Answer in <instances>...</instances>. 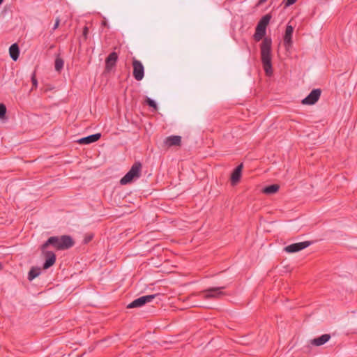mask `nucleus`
<instances>
[{"label": "nucleus", "mask_w": 357, "mask_h": 357, "mask_svg": "<svg viewBox=\"0 0 357 357\" xmlns=\"http://www.w3.org/2000/svg\"><path fill=\"white\" fill-rule=\"evenodd\" d=\"M88 33H89V28L86 26H85L83 28V33H82V36L85 40L87 39Z\"/></svg>", "instance_id": "bb28decb"}, {"label": "nucleus", "mask_w": 357, "mask_h": 357, "mask_svg": "<svg viewBox=\"0 0 357 357\" xmlns=\"http://www.w3.org/2000/svg\"><path fill=\"white\" fill-rule=\"evenodd\" d=\"M93 238V234L91 233L86 234L83 239L84 244H88Z\"/></svg>", "instance_id": "b1692460"}, {"label": "nucleus", "mask_w": 357, "mask_h": 357, "mask_svg": "<svg viewBox=\"0 0 357 357\" xmlns=\"http://www.w3.org/2000/svg\"><path fill=\"white\" fill-rule=\"evenodd\" d=\"M165 143L169 147L173 146H180L181 143V137L178 135L169 136L165 139Z\"/></svg>", "instance_id": "2eb2a0df"}, {"label": "nucleus", "mask_w": 357, "mask_h": 357, "mask_svg": "<svg viewBox=\"0 0 357 357\" xmlns=\"http://www.w3.org/2000/svg\"><path fill=\"white\" fill-rule=\"evenodd\" d=\"M132 75L137 81H141L144 76V68L142 62L133 58L132 60Z\"/></svg>", "instance_id": "423d86ee"}, {"label": "nucleus", "mask_w": 357, "mask_h": 357, "mask_svg": "<svg viewBox=\"0 0 357 357\" xmlns=\"http://www.w3.org/2000/svg\"><path fill=\"white\" fill-rule=\"evenodd\" d=\"M266 28L257 25L254 34V39L256 41H260L265 36Z\"/></svg>", "instance_id": "dca6fc26"}, {"label": "nucleus", "mask_w": 357, "mask_h": 357, "mask_svg": "<svg viewBox=\"0 0 357 357\" xmlns=\"http://www.w3.org/2000/svg\"><path fill=\"white\" fill-rule=\"evenodd\" d=\"M271 19V15L270 14H266L260 19L257 25L266 28L267 25L270 22Z\"/></svg>", "instance_id": "412c9836"}, {"label": "nucleus", "mask_w": 357, "mask_h": 357, "mask_svg": "<svg viewBox=\"0 0 357 357\" xmlns=\"http://www.w3.org/2000/svg\"><path fill=\"white\" fill-rule=\"evenodd\" d=\"M31 82H32V88H31V90H33V89H36L37 88V86H38V81H37V79L36 77V73H33L32 75H31Z\"/></svg>", "instance_id": "393cba45"}, {"label": "nucleus", "mask_w": 357, "mask_h": 357, "mask_svg": "<svg viewBox=\"0 0 357 357\" xmlns=\"http://www.w3.org/2000/svg\"><path fill=\"white\" fill-rule=\"evenodd\" d=\"M294 32V27L291 25L287 24L286 26L284 35V46L287 50L292 46V36Z\"/></svg>", "instance_id": "9d476101"}, {"label": "nucleus", "mask_w": 357, "mask_h": 357, "mask_svg": "<svg viewBox=\"0 0 357 357\" xmlns=\"http://www.w3.org/2000/svg\"><path fill=\"white\" fill-rule=\"evenodd\" d=\"M102 26H107V21H106V20H103V21L102 22Z\"/></svg>", "instance_id": "c756f323"}, {"label": "nucleus", "mask_w": 357, "mask_h": 357, "mask_svg": "<svg viewBox=\"0 0 357 357\" xmlns=\"http://www.w3.org/2000/svg\"><path fill=\"white\" fill-rule=\"evenodd\" d=\"M321 91L319 89H313L304 99L302 100L303 105H314L320 98Z\"/></svg>", "instance_id": "6e6552de"}, {"label": "nucleus", "mask_w": 357, "mask_h": 357, "mask_svg": "<svg viewBox=\"0 0 357 357\" xmlns=\"http://www.w3.org/2000/svg\"><path fill=\"white\" fill-rule=\"evenodd\" d=\"M297 0H284L283 3H284V8L289 7L294 3H295Z\"/></svg>", "instance_id": "a878e982"}, {"label": "nucleus", "mask_w": 357, "mask_h": 357, "mask_svg": "<svg viewBox=\"0 0 357 357\" xmlns=\"http://www.w3.org/2000/svg\"><path fill=\"white\" fill-rule=\"evenodd\" d=\"M272 40L269 37H265L260 45L261 60L266 75L270 77L273 75L272 55H271Z\"/></svg>", "instance_id": "f257e3e1"}, {"label": "nucleus", "mask_w": 357, "mask_h": 357, "mask_svg": "<svg viewBox=\"0 0 357 357\" xmlns=\"http://www.w3.org/2000/svg\"><path fill=\"white\" fill-rule=\"evenodd\" d=\"M75 245V241L69 235H62L61 236H50L40 246V250L47 249L52 247L56 250H66L72 248Z\"/></svg>", "instance_id": "f03ea898"}, {"label": "nucleus", "mask_w": 357, "mask_h": 357, "mask_svg": "<svg viewBox=\"0 0 357 357\" xmlns=\"http://www.w3.org/2000/svg\"><path fill=\"white\" fill-rule=\"evenodd\" d=\"M157 296V294L142 296L129 303L127 308L141 307L146 303L151 302Z\"/></svg>", "instance_id": "39448f33"}, {"label": "nucleus", "mask_w": 357, "mask_h": 357, "mask_svg": "<svg viewBox=\"0 0 357 357\" xmlns=\"http://www.w3.org/2000/svg\"><path fill=\"white\" fill-rule=\"evenodd\" d=\"M243 164H239L231 172L230 181L232 185H236L241 180Z\"/></svg>", "instance_id": "f8f14e48"}, {"label": "nucleus", "mask_w": 357, "mask_h": 357, "mask_svg": "<svg viewBox=\"0 0 357 357\" xmlns=\"http://www.w3.org/2000/svg\"><path fill=\"white\" fill-rule=\"evenodd\" d=\"M312 244V241H309L300 243H295L284 247V250L288 253H294L307 248Z\"/></svg>", "instance_id": "0eeeda50"}, {"label": "nucleus", "mask_w": 357, "mask_h": 357, "mask_svg": "<svg viewBox=\"0 0 357 357\" xmlns=\"http://www.w3.org/2000/svg\"><path fill=\"white\" fill-rule=\"evenodd\" d=\"M6 107L3 103H0V119H3L6 117Z\"/></svg>", "instance_id": "5701e85b"}, {"label": "nucleus", "mask_w": 357, "mask_h": 357, "mask_svg": "<svg viewBox=\"0 0 357 357\" xmlns=\"http://www.w3.org/2000/svg\"><path fill=\"white\" fill-rule=\"evenodd\" d=\"M3 2V0H0V5H1Z\"/></svg>", "instance_id": "7c9ffc66"}, {"label": "nucleus", "mask_w": 357, "mask_h": 357, "mask_svg": "<svg viewBox=\"0 0 357 357\" xmlns=\"http://www.w3.org/2000/svg\"><path fill=\"white\" fill-rule=\"evenodd\" d=\"M118 60V54L115 52H111L105 59V71L109 73L116 66Z\"/></svg>", "instance_id": "9b49d317"}, {"label": "nucleus", "mask_w": 357, "mask_h": 357, "mask_svg": "<svg viewBox=\"0 0 357 357\" xmlns=\"http://www.w3.org/2000/svg\"><path fill=\"white\" fill-rule=\"evenodd\" d=\"M59 23H60V19L59 17H57L56 19V21H55V24L52 28V30L54 31L55 29H56L59 25Z\"/></svg>", "instance_id": "cd10ccee"}, {"label": "nucleus", "mask_w": 357, "mask_h": 357, "mask_svg": "<svg viewBox=\"0 0 357 357\" xmlns=\"http://www.w3.org/2000/svg\"><path fill=\"white\" fill-rule=\"evenodd\" d=\"M9 54L13 61L17 60L20 56V48L17 43H13L10 46Z\"/></svg>", "instance_id": "f3484780"}, {"label": "nucleus", "mask_w": 357, "mask_h": 357, "mask_svg": "<svg viewBox=\"0 0 357 357\" xmlns=\"http://www.w3.org/2000/svg\"><path fill=\"white\" fill-rule=\"evenodd\" d=\"M101 137L100 133H96L87 137H82L77 140V142L80 144H90L99 140Z\"/></svg>", "instance_id": "ddd939ff"}, {"label": "nucleus", "mask_w": 357, "mask_h": 357, "mask_svg": "<svg viewBox=\"0 0 357 357\" xmlns=\"http://www.w3.org/2000/svg\"><path fill=\"white\" fill-rule=\"evenodd\" d=\"M142 165L140 162H135L130 169L120 180V184L125 185L138 179L142 174Z\"/></svg>", "instance_id": "7ed1b4c3"}, {"label": "nucleus", "mask_w": 357, "mask_h": 357, "mask_svg": "<svg viewBox=\"0 0 357 357\" xmlns=\"http://www.w3.org/2000/svg\"><path fill=\"white\" fill-rule=\"evenodd\" d=\"M64 61L57 55L54 61V68L56 72L60 73L63 68Z\"/></svg>", "instance_id": "aec40b11"}, {"label": "nucleus", "mask_w": 357, "mask_h": 357, "mask_svg": "<svg viewBox=\"0 0 357 357\" xmlns=\"http://www.w3.org/2000/svg\"><path fill=\"white\" fill-rule=\"evenodd\" d=\"M41 273V269L39 267H32L28 273V280L29 281L33 280L34 278L38 277Z\"/></svg>", "instance_id": "a211bd4d"}, {"label": "nucleus", "mask_w": 357, "mask_h": 357, "mask_svg": "<svg viewBox=\"0 0 357 357\" xmlns=\"http://www.w3.org/2000/svg\"><path fill=\"white\" fill-rule=\"evenodd\" d=\"M225 287H211L208 288L202 291L204 294V298L205 299H211V298H219L221 296L225 295L226 294L222 291L225 289Z\"/></svg>", "instance_id": "20e7f679"}, {"label": "nucleus", "mask_w": 357, "mask_h": 357, "mask_svg": "<svg viewBox=\"0 0 357 357\" xmlns=\"http://www.w3.org/2000/svg\"><path fill=\"white\" fill-rule=\"evenodd\" d=\"M41 252L45 258L43 268V269H48L55 264L56 255L52 251L47 250V249L41 250Z\"/></svg>", "instance_id": "1a4fd4ad"}, {"label": "nucleus", "mask_w": 357, "mask_h": 357, "mask_svg": "<svg viewBox=\"0 0 357 357\" xmlns=\"http://www.w3.org/2000/svg\"><path fill=\"white\" fill-rule=\"evenodd\" d=\"M144 102L150 107L153 108L154 111H157L158 110V106H157L156 102L153 100H152L151 98H150L149 97H146V98L144 100Z\"/></svg>", "instance_id": "4be33fe9"}, {"label": "nucleus", "mask_w": 357, "mask_h": 357, "mask_svg": "<svg viewBox=\"0 0 357 357\" xmlns=\"http://www.w3.org/2000/svg\"><path fill=\"white\" fill-rule=\"evenodd\" d=\"M330 334H324L319 337H315L310 341V344L313 346L319 347L324 345L331 339Z\"/></svg>", "instance_id": "4468645a"}, {"label": "nucleus", "mask_w": 357, "mask_h": 357, "mask_svg": "<svg viewBox=\"0 0 357 357\" xmlns=\"http://www.w3.org/2000/svg\"><path fill=\"white\" fill-rule=\"evenodd\" d=\"M267 0H259L257 3V6H259L262 4H264L265 2H266Z\"/></svg>", "instance_id": "c85d7f7f"}, {"label": "nucleus", "mask_w": 357, "mask_h": 357, "mask_svg": "<svg viewBox=\"0 0 357 357\" xmlns=\"http://www.w3.org/2000/svg\"><path fill=\"white\" fill-rule=\"evenodd\" d=\"M279 188L277 184L269 185L263 189V192L267 195L274 194L278 191Z\"/></svg>", "instance_id": "6ab92c4d"}]
</instances>
